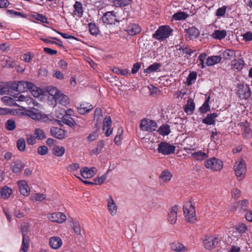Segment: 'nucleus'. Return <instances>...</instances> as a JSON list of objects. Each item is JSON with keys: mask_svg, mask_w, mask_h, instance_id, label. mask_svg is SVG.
Here are the masks:
<instances>
[{"mask_svg": "<svg viewBox=\"0 0 252 252\" xmlns=\"http://www.w3.org/2000/svg\"><path fill=\"white\" fill-rule=\"evenodd\" d=\"M192 157L198 161H202L208 157L207 154L201 151L194 152L191 154Z\"/></svg>", "mask_w": 252, "mask_h": 252, "instance_id": "obj_37", "label": "nucleus"}, {"mask_svg": "<svg viewBox=\"0 0 252 252\" xmlns=\"http://www.w3.org/2000/svg\"><path fill=\"white\" fill-rule=\"evenodd\" d=\"M227 7L226 6H223L219 8L216 12V15L217 17H223L224 16Z\"/></svg>", "mask_w": 252, "mask_h": 252, "instance_id": "obj_58", "label": "nucleus"}, {"mask_svg": "<svg viewBox=\"0 0 252 252\" xmlns=\"http://www.w3.org/2000/svg\"><path fill=\"white\" fill-rule=\"evenodd\" d=\"M249 202L247 199L240 200L237 203V209L241 212H246L249 207Z\"/></svg>", "mask_w": 252, "mask_h": 252, "instance_id": "obj_32", "label": "nucleus"}, {"mask_svg": "<svg viewBox=\"0 0 252 252\" xmlns=\"http://www.w3.org/2000/svg\"><path fill=\"white\" fill-rule=\"evenodd\" d=\"M34 136L35 138L38 140H43L46 138L44 131L39 128H37L34 129Z\"/></svg>", "mask_w": 252, "mask_h": 252, "instance_id": "obj_46", "label": "nucleus"}, {"mask_svg": "<svg viewBox=\"0 0 252 252\" xmlns=\"http://www.w3.org/2000/svg\"><path fill=\"white\" fill-rule=\"evenodd\" d=\"M26 115L33 120L49 123L54 120V117L51 115H46L41 113L35 108L25 109Z\"/></svg>", "mask_w": 252, "mask_h": 252, "instance_id": "obj_1", "label": "nucleus"}, {"mask_svg": "<svg viewBox=\"0 0 252 252\" xmlns=\"http://www.w3.org/2000/svg\"><path fill=\"white\" fill-rule=\"evenodd\" d=\"M175 48L177 51H179L178 52V54L183 53V54L185 53L188 55L191 56L192 54L195 52V50H191L184 46H182L180 44L176 45Z\"/></svg>", "mask_w": 252, "mask_h": 252, "instance_id": "obj_30", "label": "nucleus"}, {"mask_svg": "<svg viewBox=\"0 0 252 252\" xmlns=\"http://www.w3.org/2000/svg\"><path fill=\"white\" fill-rule=\"evenodd\" d=\"M17 185L20 193L25 196H28L30 193V188L25 180H20L18 181Z\"/></svg>", "mask_w": 252, "mask_h": 252, "instance_id": "obj_13", "label": "nucleus"}, {"mask_svg": "<svg viewBox=\"0 0 252 252\" xmlns=\"http://www.w3.org/2000/svg\"><path fill=\"white\" fill-rule=\"evenodd\" d=\"M245 64V62L242 59H234L232 61V65L234 68L238 70H241Z\"/></svg>", "mask_w": 252, "mask_h": 252, "instance_id": "obj_47", "label": "nucleus"}, {"mask_svg": "<svg viewBox=\"0 0 252 252\" xmlns=\"http://www.w3.org/2000/svg\"><path fill=\"white\" fill-rule=\"evenodd\" d=\"M176 147L166 142H161L158 145V151L163 155H168L174 153Z\"/></svg>", "mask_w": 252, "mask_h": 252, "instance_id": "obj_7", "label": "nucleus"}, {"mask_svg": "<svg viewBox=\"0 0 252 252\" xmlns=\"http://www.w3.org/2000/svg\"><path fill=\"white\" fill-rule=\"evenodd\" d=\"M188 17V15L184 12H178L175 13L172 18L175 20H185Z\"/></svg>", "mask_w": 252, "mask_h": 252, "instance_id": "obj_54", "label": "nucleus"}, {"mask_svg": "<svg viewBox=\"0 0 252 252\" xmlns=\"http://www.w3.org/2000/svg\"><path fill=\"white\" fill-rule=\"evenodd\" d=\"M24 164L21 161H16L11 165V169L15 173H20L24 168Z\"/></svg>", "mask_w": 252, "mask_h": 252, "instance_id": "obj_28", "label": "nucleus"}, {"mask_svg": "<svg viewBox=\"0 0 252 252\" xmlns=\"http://www.w3.org/2000/svg\"><path fill=\"white\" fill-rule=\"evenodd\" d=\"M186 32L185 37L187 40H192L198 37L199 34V31L194 27H191L185 30Z\"/></svg>", "mask_w": 252, "mask_h": 252, "instance_id": "obj_16", "label": "nucleus"}, {"mask_svg": "<svg viewBox=\"0 0 252 252\" xmlns=\"http://www.w3.org/2000/svg\"><path fill=\"white\" fill-rule=\"evenodd\" d=\"M12 193V189L7 186H4L0 189V196L4 199L8 198Z\"/></svg>", "mask_w": 252, "mask_h": 252, "instance_id": "obj_35", "label": "nucleus"}, {"mask_svg": "<svg viewBox=\"0 0 252 252\" xmlns=\"http://www.w3.org/2000/svg\"><path fill=\"white\" fill-rule=\"evenodd\" d=\"M172 177V175L168 170H164L161 172L159 176L160 182L164 184L169 181Z\"/></svg>", "mask_w": 252, "mask_h": 252, "instance_id": "obj_26", "label": "nucleus"}, {"mask_svg": "<svg viewBox=\"0 0 252 252\" xmlns=\"http://www.w3.org/2000/svg\"><path fill=\"white\" fill-rule=\"evenodd\" d=\"M65 109L63 108H58L55 111V116L57 118H62L65 116Z\"/></svg>", "mask_w": 252, "mask_h": 252, "instance_id": "obj_62", "label": "nucleus"}, {"mask_svg": "<svg viewBox=\"0 0 252 252\" xmlns=\"http://www.w3.org/2000/svg\"><path fill=\"white\" fill-rule=\"evenodd\" d=\"M235 230L240 233H245L248 229L247 225L242 222H240L235 226Z\"/></svg>", "mask_w": 252, "mask_h": 252, "instance_id": "obj_53", "label": "nucleus"}, {"mask_svg": "<svg viewBox=\"0 0 252 252\" xmlns=\"http://www.w3.org/2000/svg\"><path fill=\"white\" fill-rule=\"evenodd\" d=\"M210 97L209 96H206L205 101L202 105L199 108V112L202 114H205L210 110V106L209 104L210 102Z\"/></svg>", "mask_w": 252, "mask_h": 252, "instance_id": "obj_34", "label": "nucleus"}, {"mask_svg": "<svg viewBox=\"0 0 252 252\" xmlns=\"http://www.w3.org/2000/svg\"><path fill=\"white\" fill-rule=\"evenodd\" d=\"M123 133V128L120 127L118 129V132L114 139V142L116 145H120L122 139V134Z\"/></svg>", "mask_w": 252, "mask_h": 252, "instance_id": "obj_55", "label": "nucleus"}, {"mask_svg": "<svg viewBox=\"0 0 252 252\" xmlns=\"http://www.w3.org/2000/svg\"><path fill=\"white\" fill-rule=\"evenodd\" d=\"M204 166L213 171H218L222 168L223 163L221 160L214 157L206 160L204 162Z\"/></svg>", "mask_w": 252, "mask_h": 252, "instance_id": "obj_4", "label": "nucleus"}, {"mask_svg": "<svg viewBox=\"0 0 252 252\" xmlns=\"http://www.w3.org/2000/svg\"><path fill=\"white\" fill-rule=\"evenodd\" d=\"M226 31L222 30H215L212 34V37L216 39L221 40L226 35Z\"/></svg>", "mask_w": 252, "mask_h": 252, "instance_id": "obj_36", "label": "nucleus"}, {"mask_svg": "<svg viewBox=\"0 0 252 252\" xmlns=\"http://www.w3.org/2000/svg\"><path fill=\"white\" fill-rule=\"evenodd\" d=\"M96 169L94 167L89 168L87 167L82 168L80 170V174L84 179H89L93 177L96 173Z\"/></svg>", "mask_w": 252, "mask_h": 252, "instance_id": "obj_17", "label": "nucleus"}, {"mask_svg": "<svg viewBox=\"0 0 252 252\" xmlns=\"http://www.w3.org/2000/svg\"><path fill=\"white\" fill-rule=\"evenodd\" d=\"M32 83L24 81L18 82L15 84L12 88L14 90L20 92H24L27 90H29L32 86Z\"/></svg>", "mask_w": 252, "mask_h": 252, "instance_id": "obj_12", "label": "nucleus"}, {"mask_svg": "<svg viewBox=\"0 0 252 252\" xmlns=\"http://www.w3.org/2000/svg\"><path fill=\"white\" fill-rule=\"evenodd\" d=\"M110 129V117H106L103 120V124L102 126V131L105 133L106 136L110 135L109 132Z\"/></svg>", "mask_w": 252, "mask_h": 252, "instance_id": "obj_29", "label": "nucleus"}, {"mask_svg": "<svg viewBox=\"0 0 252 252\" xmlns=\"http://www.w3.org/2000/svg\"><path fill=\"white\" fill-rule=\"evenodd\" d=\"M5 127L9 131H13L16 128V124L12 119L8 120L5 123Z\"/></svg>", "mask_w": 252, "mask_h": 252, "instance_id": "obj_52", "label": "nucleus"}, {"mask_svg": "<svg viewBox=\"0 0 252 252\" xmlns=\"http://www.w3.org/2000/svg\"><path fill=\"white\" fill-rule=\"evenodd\" d=\"M223 55L225 58L230 59L231 58L235 57L236 53L235 51L233 50L227 49L224 52Z\"/></svg>", "mask_w": 252, "mask_h": 252, "instance_id": "obj_59", "label": "nucleus"}, {"mask_svg": "<svg viewBox=\"0 0 252 252\" xmlns=\"http://www.w3.org/2000/svg\"><path fill=\"white\" fill-rule=\"evenodd\" d=\"M158 131L162 136L168 135L170 132V126L167 124L161 126Z\"/></svg>", "mask_w": 252, "mask_h": 252, "instance_id": "obj_43", "label": "nucleus"}, {"mask_svg": "<svg viewBox=\"0 0 252 252\" xmlns=\"http://www.w3.org/2000/svg\"><path fill=\"white\" fill-rule=\"evenodd\" d=\"M234 169L237 179L239 181L243 179L247 171L245 160L241 159L240 160L236 161L235 165L234 166Z\"/></svg>", "mask_w": 252, "mask_h": 252, "instance_id": "obj_3", "label": "nucleus"}, {"mask_svg": "<svg viewBox=\"0 0 252 252\" xmlns=\"http://www.w3.org/2000/svg\"><path fill=\"white\" fill-rule=\"evenodd\" d=\"M195 108V104L192 99L189 98L187 101L184 110L187 113L191 114Z\"/></svg>", "mask_w": 252, "mask_h": 252, "instance_id": "obj_42", "label": "nucleus"}, {"mask_svg": "<svg viewBox=\"0 0 252 252\" xmlns=\"http://www.w3.org/2000/svg\"><path fill=\"white\" fill-rule=\"evenodd\" d=\"M173 30L169 26H162L156 31L155 33L153 35V37L159 40H164L168 38L170 35Z\"/></svg>", "mask_w": 252, "mask_h": 252, "instance_id": "obj_2", "label": "nucleus"}, {"mask_svg": "<svg viewBox=\"0 0 252 252\" xmlns=\"http://www.w3.org/2000/svg\"><path fill=\"white\" fill-rule=\"evenodd\" d=\"M29 90L32 94L35 97H38L42 94V90L33 84H32Z\"/></svg>", "mask_w": 252, "mask_h": 252, "instance_id": "obj_41", "label": "nucleus"}, {"mask_svg": "<svg viewBox=\"0 0 252 252\" xmlns=\"http://www.w3.org/2000/svg\"><path fill=\"white\" fill-rule=\"evenodd\" d=\"M103 23L106 26L110 24V12H106L102 17Z\"/></svg>", "mask_w": 252, "mask_h": 252, "instance_id": "obj_57", "label": "nucleus"}, {"mask_svg": "<svg viewBox=\"0 0 252 252\" xmlns=\"http://www.w3.org/2000/svg\"><path fill=\"white\" fill-rule=\"evenodd\" d=\"M88 28L92 35L96 36L98 34L99 32L98 28L94 23H89Z\"/></svg>", "mask_w": 252, "mask_h": 252, "instance_id": "obj_50", "label": "nucleus"}, {"mask_svg": "<svg viewBox=\"0 0 252 252\" xmlns=\"http://www.w3.org/2000/svg\"><path fill=\"white\" fill-rule=\"evenodd\" d=\"M240 126L243 130V135L244 138H250L252 137V130L247 121L240 123Z\"/></svg>", "mask_w": 252, "mask_h": 252, "instance_id": "obj_19", "label": "nucleus"}, {"mask_svg": "<svg viewBox=\"0 0 252 252\" xmlns=\"http://www.w3.org/2000/svg\"><path fill=\"white\" fill-rule=\"evenodd\" d=\"M21 228L23 239L20 252H27L29 248V239L27 235L29 229V227L27 224H23L21 226Z\"/></svg>", "mask_w": 252, "mask_h": 252, "instance_id": "obj_8", "label": "nucleus"}, {"mask_svg": "<svg viewBox=\"0 0 252 252\" xmlns=\"http://www.w3.org/2000/svg\"><path fill=\"white\" fill-rule=\"evenodd\" d=\"M132 0H113V5L117 7H123L130 4Z\"/></svg>", "mask_w": 252, "mask_h": 252, "instance_id": "obj_40", "label": "nucleus"}, {"mask_svg": "<svg viewBox=\"0 0 252 252\" xmlns=\"http://www.w3.org/2000/svg\"><path fill=\"white\" fill-rule=\"evenodd\" d=\"M184 214L186 220L191 222L196 220L194 207L190 202H187L183 207Z\"/></svg>", "mask_w": 252, "mask_h": 252, "instance_id": "obj_5", "label": "nucleus"}, {"mask_svg": "<svg viewBox=\"0 0 252 252\" xmlns=\"http://www.w3.org/2000/svg\"><path fill=\"white\" fill-rule=\"evenodd\" d=\"M64 152V148L61 146H56L53 149V153L57 157H62Z\"/></svg>", "mask_w": 252, "mask_h": 252, "instance_id": "obj_48", "label": "nucleus"}, {"mask_svg": "<svg viewBox=\"0 0 252 252\" xmlns=\"http://www.w3.org/2000/svg\"><path fill=\"white\" fill-rule=\"evenodd\" d=\"M17 147L19 151H24L26 148L25 140L21 138L17 142Z\"/></svg>", "mask_w": 252, "mask_h": 252, "instance_id": "obj_56", "label": "nucleus"}, {"mask_svg": "<svg viewBox=\"0 0 252 252\" xmlns=\"http://www.w3.org/2000/svg\"><path fill=\"white\" fill-rule=\"evenodd\" d=\"M218 116L217 113L209 114L207 116L202 119V123L207 125H215L216 124V118Z\"/></svg>", "mask_w": 252, "mask_h": 252, "instance_id": "obj_23", "label": "nucleus"}, {"mask_svg": "<svg viewBox=\"0 0 252 252\" xmlns=\"http://www.w3.org/2000/svg\"><path fill=\"white\" fill-rule=\"evenodd\" d=\"M104 146V143L103 141H99L96 146V147L91 151V154L94 155H97L99 154L102 151V148Z\"/></svg>", "mask_w": 252, "mask_h": 252, "instance_id": "obj_51", "label": "nucleus"}, {"mask_svg": "<svg viewBox=\"0 0 252 252\" xmlns=\"http://www.w3.org/2000/svg\"><path fill=\"white\" fill-rule=\"evenodd\" d=\"M158 126L156 121L149 119H144L141 121L140 128L141 130L152 132L156 130Z\"/></svg>", "mask_w": 252, "mask_h": 252, "instance_id": "obj_6", "label": "nucleus"}, {"mask_svg": "<svg viewBox=\"0 0 252 252\" xmlns=\"http://www.w3.org/2000/svg\"><path fill=\"white\" fill-rule=\"evenodd\" d=\"M48 148L46 146H41L38 147L37 152L40 155H45L48 153Z\"/></svg>", "mask_w": 252, "mask_h": 252, "instance_id": "obj_61", "label": "nucleus"}, {"mask_svg": "<svg viewBox=\"0 0 252 252\" xmlns=\"http://www.w3.org/2000/svg\"><path fill=\"white\" fill-rule=\"evenodd\" d=\"M140 27L136 24H130L128 25L125 31L131 35H134L140 32Z\"/></svg>", "mask_w": 252, "mask_h": 252, "instance_id": "obj_25", "label": "nucleus"}, {"mask_svg": "<svg viewBox=\"0 0 252 252\" xmlns=\"http://www.w3.org/2000/svg\"><path fill=\"white\" fill-rule=\"evenodd\" d=\"M197 78V73L195 71L190 72L187 78L186 84L189 86L192 84Z\"/></svg>", "mask_w": 252, "mask_h": 252, "instance_id": "obj_49", "label": "nucleus"}, {"mask_svg": "<svg viewBox=\"0 0 252 252\" xmlns=\"http://www.w3.org/2000/svg\"><path fill=\"white\" fill-rule=\"evenodd\" d=\"M49 243L50 246L53 249H59L62 245L61 239L58 236H53L49 239Z\"/></svg>", "mask_w": 252, "mask_h": 252, "instance_id": "obj_22", "label": "nucleus"}, {"mask_svg": "<svg viewBox=\"0 0 252 252\" xmlns=\"http://www.w3.org/2000/svg\"><path fill=\"white\" fill-rule=\"evenodd\" d=\"M48 92L50 96H48L49 98H51L53 99L54 102L52 104H56L57 97L61 93L58 90L54 87H50L48 88Z\"/></svg>", "mask_w": 252, "mask_h": 252, "instance_id": "obj_24", "label": "nucleus"}, {"mask_svg": "<svg viewBox=\"0 0 252 252\" xmlns=\"http://www.w3.org/2000/svg\"><path fill=\"white\" fill-rule=\"evenodd\" d=\"M243 39L245 41H250L252 40V32H248L243 34Z\"/></svg>", "mask_w": 252, "mask_h": 252, "instance_id": "obj_64", "label": "nucleus"}, {"mask_svg": "<svg viewBox=\"0 0 252 252\" xmlns=\"http://www.w3.org/2000/svg\"><path fill=\"white\" fill-rule=\"evenodd\" d=\"M15 101L25 102L27 105L34 104V100L28 95H25L21 94H17L13 95Z\"/></svg>", "mask_w": 252, "mask_h": 252, "instance_id": "obj_18", "label": "nucleus"}, {"mask_svg": "<svg viewBox=\"0 0 252 252\" xmlns=\"http://www.w3.org/2000/svg\"><path fill=\"white\" fill-rule=\"evenodd\" d=\"M58 101L60 104L62 105L63 106H66L68 104H69V98L67 96L64 95L62 94H60L57 97L56 102Z\"/></svg>", "mask_w": 252, "mask_h": 252, "instance_id": "obj_45", "label": "nucleus"}, {"mask_svg": "<svg viewBox=\"0 0 252 252\" xmlns=\"http://www.w3.org/2000/svg\"><path fill=\"white\" fill-rule=\"evenodd\" d=\"M111 20L114 19L115 22H119L121 21L122 18L119 15L117 12L111 11Z\"/></svg>", "mask_w": 252, "mask_h": 252, "instance_id": "obj_63", "label": "nucleus"}, {"mask_svg": "<svg viewBox=\"0 0 252 252\" xmlns=\"http://www.w3.org/2000/svg\"><path fill=\"white\" fill-rule=\"evenodd\" d=\"M161 66V64L160 63H155L152 64H151L148 66V68L145 69L144 71V73H150L158 71L160 69Z\"/></svg>", "mask_w": 252, "mask_h": 252, "instance_id": "obj_39", "label": "nucleus"}, {"mask_svg": "<svg viewBox=\"0 0 252 252\" xmlns=\"http://www.w3.org/2000/svg\"><path fill=\"white\" fill-rule=\"evenodd\" d=\"M73 16L79 18H81L84 13L82 4L80 2L76 1L73 5Z\"/></svg>", "mask_w": 252, "mask_h": 252, "instance_id": "obj_21", "label": "nucleus"}, {"mask_svg": "<svg viewBox=\"0 0 252 252\" xmlns=\"http://www.w3.org/2000/svg\"><path fill=\"white\" fill-rule=\"evenodd\" d=\"M52 136L59 139H64L66 136V132L61 128L53 127L50 129Z\"/></svg>", "mask_w": 252, "mask_h": 252, "instance_id": "obj_14", "label": "nucleus"}, {"mask_svg": "<svg viewBox=\"0 0 252 252\" xmlns=\"http://www.w3.org/2000/svg\"><path fill=\"white\" fill-rule=\"evenodd\" d=\"M48 219L52 222L62 223L66 220V217L63 213L55 212L49 214Z\"/></svg>", "mask_w": 252, "mask_h": 252, "instance_id": "obj_11", "label": "nucleus"}, {"mask_svg": "<svg viewBox=\"0 0 252 252\" xmlns=\"http://www.w3.org/2000/svg\"><path fill=\"white\" fill-rule=\"evenodd\" d=\"M46 195L44 193H32L30 199L32 202H41L45 199Z\"/></svg>", "mask_w": 252, "mask_h": 252, "instance_id": "obj_33", "label": "nucleus"}, {"mask_svg": "<svg viewBox=\"0 0 252 252\" xmlns=\"http://www.w3.org/2000/svg\"><path fill=\"white\" fill-rule=\"evenodd\" d=\"M64 124H65L71 127H74L76 125L74 120L71 117L65 116L63 117L61 121Z\"/></svg>", "mask_w": 252, "mask_h": 252, "instance_id": "obj_44", "label": "nucleus"}, {"mask_svg": "<svg viewBox=\"0 0 252 252\" xmlns=\"http://www.w3.org/2000/svg\"><path fill=\"white\" fill-rule=\"evenodd\" d=\"M236 94L241 99H246L251 95V90L247 85L239 84L237 86Z\"/></svg>", "mask_w": 252, "mask_h": 252, "instance_id": "obj_9", "label": "nucleus"}, {"mask_svg": "<svg viewBox=\"0 0 252 252\" xmlns=\"http://www.w3.org/2000/svg\"><path fill=\"white\" fill-rule=\"evenodd\" d=\"M221 58L219 56H211L207 58L206 64L208 66H212L220 62Z\"/></svg>", "mask_w": 252, "mask_h": 252, "instance_id": "obj_38", "label": "nucleus"}, {"mask_svg": "<svg viewBox=\"0 0 252 252\" xmlns=\"http://www.w3.org/2000/svg\"><path fill=\"white\" fill-rule=\"evenodd\" d=\"M179 210L178 206L175 205L169 210L167 219L171 224H175L177 220V212Z\"/></svg>", "mask_w": 252, "mask_h": 252, "instance_id": "obj_15", "label": "nucleus"}, {"mask_svg": "<svg viewBox=\"0 0 252 252\" xmlns=\"http://www.w3.org/2000/svg\"><path fill=\"white\" fill-rule=\"evenodd\" d=\"M171 249L177 252H183L187 250L186 247L179 242H175L171 244Z\"/></svg>", "mask_w": 252, "mask_h": 252, "instance_id": "obj_31", "label": "nucleus"}, {"mask_svg": "<svg viewBox=\"0 0 252 252\" xmlns=\"http://www.w3.org/2000/svg\"><path fill=\"white\" fill-rule=\"evenodd\" d=\"M219 239L213 236H206L203 241L204 248L208 250H211L216 248L218 244Z\"/></svg>", "mask_w": 252, "mask_h": 252, "instance_id": "obj_10", "label": "nucleus"}, {"mask_svg": "<svg viewBox=\"0 0 252 252\" xmlns=\"http://www.w3.org/2000/svg\"><path fill=\"white\" fill-rule=\"evenodd\" d=\"M69 223L70 227L73 230L74 233L77 235H81V229L79 221L74 218H71L69 220Z\"/></svg>", "mask_w": 252, "mask_h": 252, "instance_id": "obj_20", "label": "nucleus"}, {"mask_svg": "<svg viewBox=\"0 0 252 252\" xmlns=\"http://www.w3.org/2000/svg\"><path fill=\"white\" fill-rule=\"evenodd\" d=\"M93 109L92 105L88 102H83L80 104L78 108V111L80 114H85Z\"/></svg>", "mask_w": 252, "mask_h": 252, "instance_id": "obj_27", "label": "nucleus"}, {"mask_svg": "<svg viewBox=\"0 0 252 252\" xmlns=\"http://www.w3.org/2000/svg\"><path fill=\"white\" fill-rule=\"evenodd\" d=\"M102 118V113L101 109L99 108H97L94 113V119L96 120V121L101 120Z\"/></svg>", "mask_w": 252, "mask_h": 252, "instance_id": "obj_60", "label": "nucleus"}]
</instances>
